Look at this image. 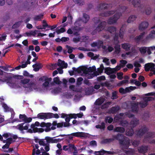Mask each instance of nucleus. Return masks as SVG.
Returning <instances> with one entry per match:
<instances>
[{
	"mask_svg": "<svg viewBox=\"0 0 155 155\" xmlns=\"http://www.w3.org/2000/svg\"><path fill=\"white\" fill-rule=\"evenodd\" d=\"M57 65L59 66L63 67L65 68H66L68 66V64L65 63L64 61H62L60 59H59L58 60Z\"/></svg>",
	"mask_w": 155,
	"mask_h": 155,
	"instance_id": "2eb2a0df",
	"label": "nucleus"
},
{
	"mask_svg": "<svg viewBox=\"0 0 155 155\" xmlns=\"http://www.w3.org/2000/svg\"><path fill=\"white\" fill-rule=\"evenodd\" d=\"M148 22L143 21L139 25V28L140 30L143 31L147 28L148 26Z\"/></svg>",
	"mask_w": 155,
	"mask_h": 155,
	"instance_id": "9b49d317",
	"label": "nucleus"
},
{
	"mask_svg": "<svg viewBox=\"0 0 155 155\" xmlns=\"http://www.w3.org/2000/svg\"><path fill=\"white\" fill-rule=\"evenodd\" d=\"M49 113H41L37 115V117L41 119H49Z\"/></svg>",
	"mask_w": 155,
	"mask_h": 155,
	"instance_id": "6e6552de",
	"label": "nucleus"
},
{
	"mask_svg": "<svg viewBox=\"0 0 155 155\" xmlns=\"http://www.w3.org/2000/svg\"><path fill=\"white\" fill-rule=\"evenodd\" d=\"M43 24L45 23V25H43L42 26L45 27H48L50 28V29L53 30V29H54L57 27V25H54L52 26H49L47 23L46 21L45 20H43L42 21Z\"/></svg>",
	"mask_w": 155,
	"mask_h": 155,
	"instance_id": "f3484780",
	"label": "nucleus"
},
{
	"mask_svg": "<svg viewBox=\"0 0 155 155\" xmlns=\"http://www.w3.org/2000/svg\"><path fill=\"white\" fill-rule=\"evenodd\" d=\"M19 23H21V22L19 21V22H16L12 26V29H15V28H18V27L19 26L20 24Z\"/></svg>",
	"mask_w": 155,
	"mask_h": 155,
	"instance_id": "864d4df0",
	"label": "nucleus"
},
{
	"mask_svg": "<svg viewBox=\"0 0 155 155\" xmlns=\"http://www.w3.org/2000/svg\"><path fill=\"white\" fill-rule=\"evenodd\" d=\"M113 121V119L110 116L106 117L105 119V121L106 123L107 122L108 123H111Z\"/></svg>",
	"mask_w": 155,
	"mask_h": 155,
	"instance_id": "e433bc0d",
	"label": "nucleus"
},
{
	"mask_svg": "<svg viewBox=\"0 0 155 155\" xmlns=\"http://www.w3.org/2000/svg\"><path fill=\"white\" fill-rule=\"evenodd\" d=\"M90 17L88 15L85 13H83V17L82 19L84 23H87Z\"/></svg>",
	"mask_w": 155,
	"mask_h": 155,
	"instance_id": "6ab92c4d",
	"label": "nucleus"
},
{
	"mask_svg": "<svg viewBox=\"0 0 155 155\" xmlns=\"http://www.w3.org/2000/svg\"><path fill=\"white\" fill-rule=\"evenodd\" d=\"M75 3L78 4L79 5H82L84 4L83 0H73Z\"/></svg>",
	"mask_w": 155,
	"mask_h": 155,
	"instance_id": "79ce46f5",
	"label": "nucleus"
},
{
	"mask_svg": "<svg viewBox=\"0 0 155 155\" xmlns=\"http://www.w3.org/2000/svg\"><path fill=\"white\" fill-rule=\"evenodd\" d=\"M84 66L81 67H79L77 68V72L80 73L82 71H83V73L86 74V69Z\"/></svg>",
	"mask_w": 155,
	"mask_h": 155,
	"instance_id": "7c9ffc66",
	"label": "nucleus"
},
{
	"mask_svg": "<svg viewBox=\"0 0 155 155\" xmlns=\"http://www.w3.org/2000/svg\"><path fill=\"white\" fill-rule=\"evenodd\" d=\"M123 73L122 72L118 73L117 74V78L119 80H122L123 78Z\"/></svg>",
	"mask_w": 155,
	"mask_h": 155,
	"instance_id": "4d7b16f0",
	"label": "nucleus"
},
{
	"mask_svg": "<svg viewBox=\"0 0 155 155\" xmlns=\"http://www.w3.org/2000/svg\"><path fill=\"white\" fill-rule=\"evenodd\" d=\"M12 78L11 77H6L5 78L3 79H0V81L3 82H6L7 83L12 84Z\"/></svg>",
	"mask_w": 155,
	"mask_h": 155,
	"instance_id": "aec40b11",
	"label": "nucleus"
},
{
	"mask_svg": "<svg viewBox=\"0 0 155 155\" xmlns=\"http://www.w3.org/2000/svg\"><path fill=\"white\" fill-rule=\"evenodd\" d=\"M78 49L80 51H94V50H90L89 49H87L83 47H79V48H78Z\"/></svg>",
	"mask_w": 155,
	"mask_h": 155,
	"instance_id": "3c124183",
	"label": "nucleus"
},
{
	"mask_svg": "<svg viewBox=\"0 0 155 155\" xmlns=\"http://www.w3.org/2000/svg\"><path fill=\"white\" fill-rule=\"evenodd\" d=\"M111 103L110 102H107L102 105V108L103 109L107 108L108 107V105H110Z\"/></svg>",
	"mask_w": 155,
	"mask_h": 155,
	"instance_id": "bf43d9fd",
	"label": "nucleus"
},
{
	"mask_svg": "<svg viewBox=\"0 0 155 155\" xmlns=\"http://www.w3.org/2000/svg\"><path fill=\"white\" fill-rule=\"evenodd\" d=\"M108 5V4L105 3L100 4L97 7L98 10L100 11L103 9H107Z\"/></svg>",
	"mask_w": 155,
	"mask_h": 155,
	"instance_id": "b1692460",
	"label": "nucleus"
},
{
	"mask_svg": "<svg viewBox=\"0 0 155 155\" xmlns=\"http://www.w3.org/2000/svg\"><path fill=\"white\" fill-rule=\"evenodd\" d=\"M60 80L58 77H55L54 79V82L57 84H60Z\"/></svg>",
	"mask_w": 155,
	"mask_h": 155,
	"instance_id": "052dcab7",
	"label": "nucleus"
},
{
	"mask_svg": "<svg viewBox=\"0 0 155 155\" xmlns=\"http://www.w3.org/2000/svg\"><path fill=\"white\" fill-rule=\"evenodd\" d=\"M30 81V79H21V83L25 84L28 83Z\"/></svg>",
	"mask_w": 155,
	"mask_h": 155,
	"instance_id": "09e8293b",
	"label": "nucleus"
},
{
	"mask_svg": "<svg viewBox=\"0 0 155 155\" xmlns=\"http://www.w3.org/2000/svg\"><path fill=\"white\" fill-rule=\"evenodd\" d=\"M83 80V79L82 77H79L77 79L76 81V84L78 86L81 85L82 84V81Z\"/></svg>",
	"mask_w": 155,
	"mask_h": 155,
	"instance_id": "58836bf2",
	"label": "nucleus"
},
{
	"mask_svg": "<svg viewBox=\"0 0 155 155\" xmlns=\"http://www.w3.org/2000/svg\"><path fill=\"white\" fill-rule=\"evenodd\" d=\"M97 80L98 81H102L104 80H105V77L104 76H101L97 77Z\"/></svg>",
	"mask_w": 155,
	"mask_h": 155,
	"instance_id": "0e129e2a",
	"label": "nucleus"
},
{
	"mask_svg": "<svg viewBox=\"0 0 155 155\" xmlns=\"http://www.w3.org/2000/svg\"><path fill=\"white\" fill-rule=\"evenodd\" d=\"M82 21V19L81 18H79L75 21L74 24L76 27H79L81 26L80 22Z\"/></svg>",
	"mask_w": 155,
	"mask_h": 155,
	"instance_id": "de8ad7c7",
	"label": "nucleus"
},
{
	"mask_svg": "<svg viewBox=\"0 0 155 155\" xmlns=\"http://www.w3.org/2000/svg\"><path fill=\"white\" fill-rule=\"evenodd\" d=\"M114 137L116 140L118 141L119 144L122 149H128L129 146L130 142L127 137L122 134H118L116 136H115Z\"/></svg>",
	"mask_w": 155,
	"mask_h": 155,
	"instance_id": "f03ea898",
	"label": "nucleus"
},
{
	"mask_svg": "<svg viewBox=\"0 0 155 155\" xmlns=\"http://www.w3.org/2000/svg\"><path fill=\"white\" fill-rule=\"evenodd\" d=\"M139 123V120L136 118H134L130 122V125L133 128L136 126Z\"/></svg>",
	"mask_w": 155,
	"mask_h": 155,
	"instance_id": "4468645a",
	"label": "nucleus"
},
{
	"mask_svg": "<svg viewBox=\"0 0 155 155\" xmlns=\"http://www.w3.org/2000/svg\"><path fill=\"white\" fill-rule=\"evenodd\" d=\"M140 0H133L132 4L135 7H139L140 5Z\"/></svg>",
	"mask_w": 155,
	"mask_h": 155,
	"instance_id": "2f4dec72",
	"label": "nucleus"
},
{
	"mask_svg": "<svg viewBox=\"0 0 155 155\" xmlns=\"http://www.w3.org/2000/svg\"><path fill=\"white\" fill-rule=\"evenodd\" d=\"M145 34V32H143L141 33L140 35L136 37L134 39L135 41L137 43H138L139 42L141 39H142L143 37Z\"/></svg>",
	"mask_w": 155,
	"mask_h": 155,
	"instance_id": "a211bd4d",
	"label": "nucleus"
},
{
	"mask_svg": "<svg viewBox=\"0 0 155 155\" xmlns=\"http://www.w3.org/2000/svg\"><path fill=\"white\" fill-rule=\"evenodd\" d=\"M66 48L68 49V52L69 54L72 53L73 52V49H74V48L68 45H66Z\"/></svg>",
	"mask_w": 155,
	"mask_h": 155,
	"instance_id": "603ef678",
	"label": "nucleus"
},
{
	"mask_svg": "<svg viewBox=\"0 0 155 155\" xmlns=\"http://www.w3.org/2000/svg\"><path fill=\"white\" fill-rule=\"evenodd\" d=\"M140 143V141L139 140H135L132 141V143L133 145L134 146H137L139 145Z\"/></svg>",
	"mask_w": 155,
	"mask_h": 155,
	"instance_id": "6e6d98bb",
	"label": "nucleus"
},
{
	"mask_svg": "<svg viewBox=\"0 0 155 155\" xmlns=\"http://www.w3.org/2000/svg\"><path fill=\"white\" fill-rule=\"evenodd\" d=\"M117 135H113L112 136L113 138L105 139L102 140L101 142V143L102 144L109 143L111 142H113L116 139L115 138V136H116Z\"/></svg>",
	"mask_w": 155,
	"mask_h": 155,
	"instance_id": "9d476101",
	"label": "nucleus"
},
{
	"mask_svg": "<svg viewBox=\"0 0 155 155\" xmlns=\"http://www.w3.org/2000/svg\"><path fill=\"white\" fill-rule=\"evenodd\" d=\"M33 2L31 0L26 1L22 5V9L25 11H29L32 8Z\"/></svg>",
	"mask_w": 155,
	"mask_h": 155,
	"instance_id": "20e7f679",
	"label": "nucleus"
},
{
	"mask_svg": "<svg viewBox=\"0 0 155 155\" xmlns=\"http://www.w3.org/2000/svg\"><path fill=\"white\" fill-rule=\"evenodd\" d=\"M76 147L74 144H69L68 145V148L69 150H73Z\"/></svg>",
	"mask_w": 155,
	"mask_h": 155,
	"instance_id": "13d9d810",
	"label": "nucleus"
},
{
	"mask_svg": "<svg viewBox=\"0 0 155 155\" xmlns=\"http://www.w3.org/2000/svg\"><path fill=\"white\" fill-rule=\"evenodd\" d=\"M128 82V80H124L120 81L117 84V86L119 87L122 86L123 84H126Z\"/></svg>",
	"mask_w": 155,
	"mask_h": 155,
	"instance_id": "a19ab883",
	"label": "nucleus"
},
{
	"mask_svg": "<svg viewBox=\"0 0 155 155\" xmlns=\"http://www.w3.org/2000/svg\"><path fill=\"white\" fill-rule=\"evenodd\" d=\"M12 137H9L7 139L6 143L10 145L12 143Z\"/></svg>",
	"mask_w": 155,
	"mask_h": 155,
	"instance_id": "69168bd1",
	"label": "nucleus"
},
{
	"mask_svg": "<svg viewBox=\"0 0 155 155\" xmlns=\"http://www.w3.org/2000/svg\"><path fill=\"white\" fill-rule=\"evenodd\" d=\"M107 31L111 34H114L116 33V28L115 27L113 26L108 27L107 28Z\"/></svg>",
	"mask_w": 155,
	"mask_h": 155,
	"instance_id": "412c9836",
	"label": "nucleus"
},
{
	"mask_svg": "<svg viewBox=\"0 0 155 155\" xmlns=\"http://www.w3.org/2000/svg\"><path fill=\"white\" fill-rule=\"evenodd\" d=\"M43 14H40L39 15H35L33 18V19L35 21H40L43 18Z\"/></svg>",
	"mask_w": 155,
	"mask_h": 155,
	"instance_id": "4be33fe9",
	"label": "nucleus"
},
{
	"mask_svg": "<svg viewBox=\"0 0 155 155\" xmlns=\"http://www.w3.org/2000/svg\"><path fill=\"white\" fill-rule=\"evenodd\" d=\"M114 48L115 50L114 53L116 54H118L120 53V45L118 44H116L114 47Z\"/></svg>",
	"mask_w": 155,
	"mask_h": 155,
	"instance_id": "473e14b6",
	"label": "nucleus"
},
{
	"mask_svg": "<svg viewBox=\"0 0 155 155\" xmlns=\"http://www.w3.org/2000/svg\"><path fill=\"white\" fill-rule=\"evenodd\" d=\"M93 91V89L91 87H88L85 90V93L89 95L92 94Z\"/></svg>",
	"mask_w": 155,
	"mask_h": 155,
	"instance_id": "c9c22d12",
	"label": "nucleus"
},
{
	"mask_svg": "<svg viewBox=\"0 0 155 155\" xmlns=\"http://www.w3.org/2000/svg\"><path fill=\"white\" fill-rule=\"evenodd\" d=\"M47 143H57L56 139H54V137H51L48 136H46L45 138Z\"/></svg>",
	"mask_w": 155,
	"mask_h": 155,
	"instance_id": "f8f14e48",
	"label": "nucleus"
},
{
	"mask_svg": "<svg viewBox=\"0 0 155 155\" xmlns=\"http://www.w3.org/2000/svg\"><path fill=\"white\" fill-rule=\"evenodd\" d=\"M115 132H119L121 133H123L125 131V129L122 127H117L114 129Z\"/></svg>",
	"mask_w": 155,
	"mask_h": 155,
	"instance_id": "a878e982",
	"label": "nucleus"
},
{
	"mask_svg": "<svg viewBox=\"0 0 155 155\" xmlns=\"http://www.w3.org/2000/svg\"><path fill=\"white\" fill-rule=\"evenodd\" d=\"M65 29L64 28H61L60 29H57L56 31V32L58 34H59L61 33H63L65 31Z\"/></svg>",
	"mask_w": 155,
	"mask_h": 155,
	"instance_id": "a18cd8bd",
	"label": "nucleus"
},
{
	"mask_svg": "<svg viewBox=\"0 0 155 155\" xmlns=\"http://www.w3.org/2000/svg\"><path fill=\"white\" fill-rule=\"evenodd\" d=\"M147 134L144 136V139H147L148 138L152 137L154 135V133L151 132H147Z\"/></svg>",
	"mask_w": 155,
	"mask_h": 155,
	"instance_id": "c85d7f7f",
	"label": "nucleus"
},
{
	"mask_svg": "<svg viewBox=\"0 0 155 155\" xmlns=\"http://www.w3.org/2000/svg\"><path fill=\"white\" fill-rule=\"evenodd\" d=\"M119 108L118 107H112L109 110L110 113L114 114L117 112L119 110Z\"/></svg>",
	"mask_w": 155,
	"mask_h": 155,
	"instance_id": "bb28decb",
	"label": "nucleus"
},
{
	"mask_svg": "<svg viewBox=\"0 0 155 155\" xmlns=\"http://www.w3.org/2000/svg\"><path fill=\"white\" fill-rule=\"evenodd\" d=\"M19 118L22 121L24 122V123L19 124L17 126L15 127V128L21 131V133L22 134L25 133L24 130H27L28 128L29 124H27L24 126L23 125L25 123H29L31 122L32 120L31 117H28L25 115V114H20L19 115Z\"/></svg>",
	"mask_w": 155,
	"mask_h": 155,
	"instance_id": "f257e3e1",
	"label": "nucleus"
},
{
	"mask_svg": "<svg viewBox=\"0 0 155 155\" xmlns=\"http://www.w3.org/2000/svg\"><path fill=\"white\" fill-rule=\"evenodd\" d=\"M115 72L114 68L108 67L105 69V73L107 75H109L111 74H113Z\"/></svg>",
	"mask_w": 155,
	"mask_h": 155,
	"instance_id": "ddd939ff",
	"label": "nucleus"
},
{
	"mask_svg": "<svg viewBox=\"0 0 155 155\" xmlns=\"http://www.w3.org/2000/svg\"><path fill=\"white\" fill-rule=\"evenodd\" d=\"M139 51L142 54H145L147 51V47H142L139 49Z\"/></svg>",
	"mask_w": 155,
	"mask_h": 155,
	"instance_id": "c03bdc74",
	"label": "nucleus"
},
{
	"mask_svg": "<svg viewBox=\"0 0 155 155\" xmlns=\"http://www.w3.org/2000/svg\"><path fill=\"white\" fill-rule=\"evenodd\" d=\"M95 127L96 128H99L101 129L104 130L105 128V124L103 122L101 123V125L99 124L97 125Z\"/></svg>",
	"mask_w": 155,
	"mask_h": 155,
	"instance_id": "4c0bfd02",
	"label": "nucleus"
},
{
	"mask_svg": "<svg viewBox=\"0 0 155 155\" xmlns=\"http://www.w3.org/2000/svg\"><path fill=\"white\" fill-rule=\"evenodd\" d=\"M134 134V130L133 128L130 129H128L127 130L126 132V135L129 136H132Z\"/></svg>",
	"mask_w": 155,
	"mask_h": 155,
	"instance_id": "5701e85b",
	"label": "nucleus"
},
{
	"mask_svg": "<svg viewBox=\"0 0 155 155\" xmlns=\"http://www.w3.org/2000/svg\"><path fill=\"white\" fill-rule=\"evenodd\" d=\"M106 25V22L105 21L101 22L96 28V30L97 31V32H99L103 30Z\"/></svg>",
	"mask_w": 155,
	"mask_h": 155,
	"instance_id": "1a4fd4ad",
	"label": "nucleus"
},
{
	"mask_svg": "<svg viewBox=\"0 0 155 155\" xmlns=\"http://www.w3.org/2000/svg\"><path fill=\"white\" fill-rule=\"evenodd\" d=\"M148 130V128L146 126H143L138 130L136 131V134L140 137H142Z\"/></svg>",
	"mask_w": 155,
	"mask_h": 155,
	"instance_id": "423d86ee",
	"label": "nucleus"
},
{
	"mask_svg": "<svg viewBox=\"0 0 155 155\" xmlns=\"http://www.w3.org/2000/svg\"><path fill=\"white\" fill-rule=\"evenodd\" d=\"M96 70V68L95 66H93L92 67H90L87 68V70L86 69V74H87L88 72H92Z\"/></svg>",
	"mask_w": 155,
	"mask_h": 155,
	"instance_id": "cd10ccee",
	"label": "nucleus"
},
{
	"mask_svg": "<svg viewBox=\"0 0 155 155\" xmlns=\"http://www.w3.org/2000/svg\"><path fill=\"white\" fill-rule=\"evenodd\" d=\"M144 102L147 103V104L148 101H152L153 100V98L152 97H145L144 99Z\"/></svg>",
	"mask_w": 155,
	"mask_h": 155,
	"instance_id": "8fccbe9b",
	"label": "nucleus"
},
{
	"mask_svg": "<svg viewBox=\"0 0 155 155\" xmlns=\"http://www.w3.org/2000/svg\"><path fill=\"white\" fill-rule=\"evenodd\" d=\"M151 66L150 63L145 64L144 67L145 71L147 72L149 71L150 70Z\"/></svg>",
	"mask_w": 155,
	"mask_h": 155,
	"instance_id": "f704fd0d",
	"label": "nucleus"
},
{
	"mask_svg": "<svg viewBox=\"0 0 155 155\" xmlns=\"http://www.w3.org/2000/svg\"><path fill=\"white\" fill-rule=\"evenodd\" d=\"M105 151V150H101L95 151L94 153V154L96 155H102L104 154V152Z\"/></svg>",
	"mask_w": 155,
	"mask_h": 155,
	"instance_id": "5fc2aeb1",
	"label": "nucleus"
},
{
	"mask_svg": "<svg viewBox=\"0 0 155 155\" xmlns=\"http://www.w3.org/2000/svg\"><path fill=\"white\" fill-rule=\"evenodd\" d=\"M93 21L95 24H96L100 22L101 20L99 18L95 17L93 19Z\"/></svg>",
	"mask_w": 155,
	"mask_h": 155,
	"instance_id": "774afa93",
	"label": "nucleus"
},
{
	"mask_svg": "<svg viewBox=\"0 0 155 155\" xmlns=\"http://www.w3.org/2000/svg\"><path fill=\"white\" fill-rule=\"evenodd\" d=\"M121 15L122 14L120 12L116 13L112 17L108 19L107 21L108 23L112 24L116 23Z\"/></svg>",
	"mask_w": 155,
	"mask_h": 155,
	"instance_id": "39448f33",
	"label": "nucleus"
},
{
	"mask_svg": "<svg viewBox=\"0 0 155 155\" xmlns=\"http://www.w3.org/2000/svg\"><path fill=\"white\" fill-rule=\"evenodd\" d=\"M104 99H98L96 100L95 104L97 105H100L104 102Z\"/></svg>",
	"mask_w": 155,
	"mask_h": 155,
	"instance_id": "72a5a7b5",
	"label": "nucleus"
},
{
	"mask_svg": "<svg viewBox=\"0 0 155 155\" xmlns=\"http://www.w3.org/2000/svg\"><path fill=\"white\" fill-rule=\"evenodd\" d=\"M137 17L135 15H132L130 16L128 19L127 22L128 23H130L133 22L136 18Z\"/></svg>",
	"mask_w": 155,
	"mask_h": 155,
	"instance_id": "c756f323",
	"label": "nucleus"
},
{
	"mask_svg": "<svg viewBox=\"0 0 155 155\" xmlns=\"http://www.w3.org/2000/svg\"><path fill=\"white\" fill-rule=\"evenodd\" d=\"M45 149L46 152L50 150V144L48 143H47L45 145Z\"/></svg>",
	"mask_w": 155,
	"mask_h": 155,
	"instance_id": "e2e57ef3",
	"label": "nucleus"
},
{
	"mask_svg": "<svg viewBox=\"0 0 155 155\" xmlns=\"http://www.w3.org/2000/svg\"><path fill=\"white\" fill-rule=\"evenodd\" d=\"M49 119L54 117L58 119L59 118V116L57 114H54L51 113H49Z\"/></svg>",
	"mask_w": 155,
	"mask_h": 155,
	"instance_id": "ea45409f",
	"label": "nucleus"
},
{
	"mask_svg": "<svg viewBox=\"0 0 155 155\" xmlns=\"http://www.w3.org/2000/svg\"><path fill=\"white\" fill-rule=\"evenodd\" d=\"M115 12L114 11H107L101 13L100 14V15L102 16L107 17L110 16L111 15L114 14Z\"/></svg>",
	"mask_w": 155,
	"mask_h": 155,
	"instance_id": "dca6fc26",
	"label": "nucleus"
},
{
	"mask_svg": "<svg viewBox=\"0 0 155 155\" xmlns=\"http://www.w3.org/2000/svg\"><path fill=\"white\" fill-rule=\"evenodd\" d=\"M120 66L122 68L124 67L126 64L127 63V61L123 60H120Z\"/></svg>",
	"mask_w": 155,
	"mask_h": 155,
	"instance_id": "37998d69",
	"label": "nucleus"
},
{
	"mask_svg": "<svg viewBox=\"0 0 155 155\" xmlns=\"http://www.w3.org/2000/svg\"><path fill=\"white\" fill-rule=\"evenodd\" d=\"M125 114L129 118L133 117H134V115L133 114H131L129 112H126L125 113Z\"/></svg>",
	"mask_w": 155,
	"mask_h": 155,
	"instance_id": "680f3d73",
	"label": "nucleus"
},
{
	"mask_svg": "<svg viewBox=\"0 0 155 155\" xmlns=\"http://www.w3.org/2000/svg\"><path fill=\"white\" fill-rule=\"evenodd\" d=\"M117 98V93L116 91H114L112 92V96L111 97V98L112 99H116Z\"/></svg>",
	"mask_w": 155,
	"mask_h": 155,
	"instance_id": "338daca9",
	"label": "nucleus"
},
{
	"mask_svg": "<svg viewBox=\"0 0 155 155\" xmlns=\"http://www.w3.org/2000/svg\"><path fill=\"white\" fill-rule=\"evenodd\" d=\"M130 45L128 43H124L122 44V47L126 51H128L130 48Z\"/></svg>",
	"mask_w": 155,
	"mask_h": 155,
	"instance_id": "393cba45",
	"label": "nucleus"
},
{
	"mask_svg": "<svg viewBox=\"0 0 155 155\" xmlns=\"http://www.w3.org/2000/svg\"><path fill=\"white\" fill-rule=\"evenodd\" d=\"M124 30L123 29L122 27L120 28V31L119 37L121 39L123 38Z\"/></svg>",
	"mask_w": 155,
	"mask_h": 155,
	"instance_id": "49530a36",
	"label": "nucleus"
},
{
	"mask_svg": "<svg viewBox=\"0 0 155 155\" xmlns=\"http://www.w3.org/2000/svg\"><path fill=\"white\" fill-rule=\"evenodd\" d=\"M74 137H87V135L84 133L82 132H77L72 133L70 134H67L64 138L65 139V140L68 143H70V141L73 140Z\"/></svg>",
	"mask_w": 155,
	"mask_h": 155,
	"instance_id": "7ed1b4c3",
	"label": "nucleus"
},
{
	"mask_svg": "<svg viewBox=\"0 0 155 155\" xmlns=\"http://www.w3.org/2000/svg\"><path fill=\"white\" fill-rule=\"evenodd\" d=\"M148 150L147 146L142 145L139 147L138 148V150L140 153L145 154L146 153Z\"/></svg>",
	"mask_w": 155,
	"mask_h": 155,
	"instance_id": "0eeeda50",
	"label": "nucleus"
}]
</instances>
